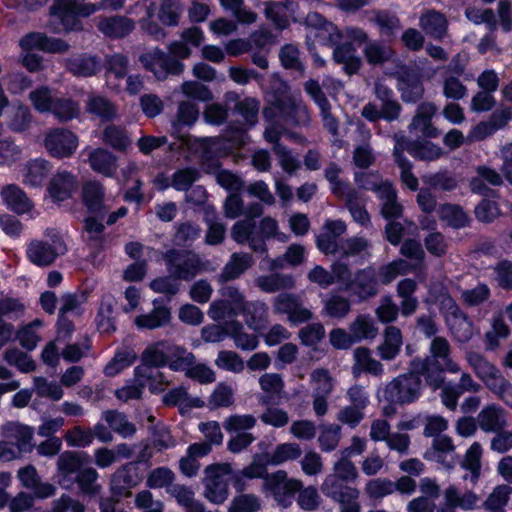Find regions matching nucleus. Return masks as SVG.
I'll return each mask as SVG.
<instances>
[{
	"label": "nucleus",
	"instance_id": "10",
	"mask_svg": "<svg viewBox=\"0 0 512 512\" xmlns=\"http://www.w3.org/2000/svg\"><path fill=\"white\" fill-rule=\"evenodd\" d=\"M143 67L152 72L158 80H164L168 75H179L184 70V64L158 47L150 49L139 57Z\"/></svg>",
	"mask_w": 512,
	"mask_h": 512
},
{
	"label": "nucleus",
	"instance_id": "47",
	"mask_svg": "<svg viewBox=\"0 0 512 512\" xmlns=\"http://www.w3.org/2000/svg\"><path fill=\"white\" fill-rule=\"evenodd\" d=\"M481 457L482 447L480 443L474 442L466 451L461 463V467L469 471V475L463 476L464 480L469 478L473 484L477 483L481 473Z\"/></svg>",
	"mask_w": 512,
	"mask_h": 512
},
{
	"label": "nucleus",
	"instance_id": "25",
	"mask_svg": "<svg viewBox=\"0 0 512 512\" xmlns=\"http://www.w3.org/2000/svg\"><path fill=\"white\" fill-rule=\"evenodd\" d=\"M25 306L17 299H0V340H10L14 335L13 326L4 321V318L12 319L20 317Z\"/></svg>",
	"mask_w": 512,
	"mask_h": 512
},
{
	"label": "nucleus",
	"instance_id": "15",
	"mask_svg": "<svg viewBox=\"0 0 512 512\" xmlns=\"http://www.w3.org/2000/svg\"><path fill=\"white\" fill-rule=\"evenodd\" d=\"M444 504L436 512H456V508L473 510L478 507L480 497L473 491L461 493L454 485H450L444 491Z\"/></svg>",
	"mask_w": 512,
	"mask_h": 512
},
{
	"label": "nucleus",
	"instance_id": "29",
	"mask_svg": "<svg viewBox=\"0 0 512 512\" xmlns=\"http://www.w3.org/2000/svg\"><path fill=\"white\" fill-rule=\"evenodd\" d=\"M477 423L484 432H499L507 424L505 412L500 406L490 404L479 412Z\"/></svg>",
	"mask_w": 512,
	"mask_h": 512
},
{
	"label": "nucleus",
	"instance_id": "9",
	"mask_svg": "<svg viewBox=\"0 0 512 512\" xmlns=\"http://www.w3.org/2000/svg\"><path fill=\"white\" fill-rule=\"evenodd\" d=\"M300 489H302V482L289 478L284 470L270 473L262 484V492L267 496H272L283 506L290 505L295 493Z\"/></svg>",
	"mask_w": 512,
	"mask_h": 512
},
{
	"label": "nucleus",
	"instance_id": "51",
	"mask_svg": "<svg viewBox=\"0 0 512 512\" xmlns=\"http://www.w3.org/2000/svg\"><path fill=\"white\" fill-rule=\"evenodd\" d=\"M355 365L353 367L354 372L356 370L365 371L375 376H381L384 372L383 365L371 356L369 349L359 347L354 351Z\"/></svg>",
	"mask_w": 512,
	"mask_h": 512
},
{
	"label": "nucleus",
	"instance_id": "13",
	"mask_svg": "<svg viewBox=\"0 0 512 512\" xmlns=\"http://www.w3.org/2000/svg\"><path fill=\"white\" fill-rule=\"evenodd\" d=\"M273 311L276 314H286L288 320L295 325L313 318V313L303 306L300 296L293 293L278 294L273 299Z\"/></svg>",
	"mask_w": 512,
	"mask_h": 512
},
{
	"label": "nucleus",
	"instance_id": "22",
	"mask_svg": "<svg viewBox=\"0 0 512 512\" xmlns=\"http://www.w3.org/2000/svg\"><path fill=\"white\" fill-rule=\"evenodd\" d=\"M231 236L239 244L248 243L255 252H266L264 240L255 233V223L252 220L237 221L231 230Z\"/></svg>",
	"mask_w": 512,
	"mask_h": 512
},
{
	"label": "nucleus",
	"instance_id": "1",
	"mask_svg": "<svg viewBox=\"0 0 512 512\" xmlns=\"http://www.w3.org/2000/svg\"><path fill=\"white\" fill-rule=\"evenodd\" d=\"M263 116L265 129L275 128L281 135L286 132V125L306 127L311 121L310 112L305 102L287 92L275 95L263 110Z\"/></svg>",
	"mask_w": 512,
	"mask_h": 512
},
{
	"label": "nucleus",
	"instance_id": "27",
	"mask_svg": "<svg viewBox=\"0 0 512 512\" xmlns=\"http://www.w3.org/2000/svg\"><path fill=\"white\" fill-rule=\"evenodd\" d=\"M252 264V255L248 253H233L218 275V282L224 283L239 278Z\"/></svg>",
	"mask_w": 512,
	"mask_h": 512
},
{
	"label": "nucleus",
	"instance_id": "26",
	"mask_svg": "<svg viewBox=\"0 0 512 512\" xmlns=\"http://www.w3.org/2000/svg\"><path fill=\"white\" fill-rule=\"evenodd\" d=\"M245 324L252 330L260 332L268 324V306L262 301H248L242 312Z\"/></svg>",
	"mask_w": 512,
	"mask_h": 512
},
{
	"label": "nucleus",
	"instance_id": "45",
	"mask_svg": "<svg viewBox=\"0 0 512 512\" xmlns=\"http://www.w3.org/2000/svg\"><path fill=\"white\" fill-rule=\"evenodd\" d=\"M259 385L265 395L258 397L261 405H270L274 396L281 394L284 388L282 377L277 373H265L259 378Z\"/></svg>",
	"mask_w": 512,
	"mask_h": 512
},
{
	"label": "nucleus",
	"instance_id": "12",
	"mask_svg": "<svg viewBox=\"0 0 512 512\" xmlns=\"http://www.w3.org/2000/svg\"><path fill=\"white\" fill-rule=\"evenodd\" d=\"M43 144L47 152L56 158L70 157L78 147L77 136L66 129L55 128L44 135Z\"/></svg>",
	"mask_w": 512,
	"mask_h": 512
},
{
	"label": "nucleus",
	"instance_id": "21",
	"mask_svg": "<svg viewBox=\"0 0 512 512\" xmlns=\"http://www.w3.org/2000/svg\"><path fill=\"white\" fill-rule=\"evenodd\" d=\"M86 454L75 451H65L61 453L57 460V469L59 473V484L63 488H70L72 481L70 476L81 471L85 462Z\"/></svg>",
	"mask_w": 512,
	"mask_h": 512
},
{
	"label": "nucleus",
	"instance_id": "39",
	"mask_svg": "<svg viewBox=\"0 0 512 512\" xmlns=\"http://www.w3.org/2000/svg\"><path fill=\"white\" fill-rule=\"evenodd\" d=\"M50 172L48 161L38 158L28 161L22 170V181L31 187H40Z\"/></svg>",
	"mask_w": 512,
	"mask_h": 512
},
{
	"label": "nucleus",
	"instance_id": "31",
	"mask_svg": "<svg viewBox=\"0 0 512 512\" xmlns=\"http://www.w3.org/2000/svg\"><path fill=\"white\" fill-rule=\"evenodd\" d=\"M447 323L452 336L460 343H467L474 335L472 322L458 308L447 317Z\"/></svg>",
	"mask_w": 512,
	"mask_h": 512
},
{
	"label": "nucleus",
	"instance_id": "46",
	"mask_svg": "<svg viewBox=\"0 0 512 512\" xmlns=\"http://www.w3.org/2000/svg\"><path fill=\"white\" fill-rule=\"evenodd\" d=\"M310 385L313 394L330 396L336 386V379L323 367L315 368L310 373Z\"/></svg>",
	"mask_w": 512,
	"mask_h": 512
},
{
	"label": "nucleus",
	"instance_id": "6",
	"mask_svg": "<svg viewBox=\"0 0 512 512\" xmlns=\"http://www.w3.org/2000/svg\"><path fill=\"white\" fill-rule=\"evenodd\" d=\"M163 259L169 274L178 280L189 281L203 270V262L193 251L170 249Z\"/></svg>",
	"mask_w": 512,
	"mask_h": 512
},
{
	"label": "nucleus",
	"instance_id": "41",
	"mask_svg": "<svg viewBox=\"0 0 512 512\" xmlns=\"http://www.w3.org/2000/svg\"><path fill=\"white\" fill-rule=\"evenodd\" d=\"M77 186L75 177L68 172H59L51 180L48 191L55 201H64L71 197Z\"/></svg>",
	"mask_w": 512,
	"mask_h": 512
},
{
	"label": "nucleus",
	"instance_id": "34",
	"mask_svg": "<svg viewBox=\"0 0 512 512\" xmlns=\"http://www.w3.org/2000/svg\"><path fill=\"white\" fill-rule=\"evenodd\" d=\"M32 119L30 109L20 102L11 104L6 112V124L11 131L16 133L26 131L30 127Z\"/></svg>",
	"mask_w": 512,
	"mask_h": 512
},
{
	"label": "nucleus",
	"instance_id": "23",
	"mask_svg": "<svg viewBox=\"0 0 512 512\" xmlns=\"http://www.w3.org/2000/svg\"><path fill=\"white\" fill-rule=\"evenodd\" d=\"M397 88L407 103L417 102L424 94L421 76L414 71H403L398 77Z\"/></svg>",
	"mask_w": 512,
	"mask_h": 512
},
{
	"label": "nucleus",
	"instance_id": "53",
	"mask_svg": "<svg viewBox=\"0 0 512 512\" xmlns=\"http://www.w3.org/2000/svg\"><path fill=\"white\" fill-rule=\"evenodd\" d=\"M67 68L73 75L90 77L100 70V63L95 57L76 56L67 61Z\"/></svg>",
	"mask_w": 512,
	"mask_h": 512
},
{
	"label": "nucleus",
	"instance_id": "2",
	"mask_svg": "<svg viewBox=\"0 0 512 512\" xmlns=\"http://www.w3.org/2000/svg\"><path fill=\"white\" fill-rule=\"evenodd\" d=\"M304 25L307 29L306 43L312 52L315 42L327 47H332L345 39L349 43L362 44L367 42L368 36L361 28L347 27L340 31L332 22L325 19L318 12L307 14Z\"/></svg>",
	"mask_w": 512,
	"mask_h": 512
},
{
	"label": "nucleus",
	"instance_id": "28",
	"mask_svg": "<svg viewBox=\"0 0 512 512\" xmlns=\"http://www.w3.org/2000/svg\"><path fill=\"white\" fill-rule=\"evenodd\" d=\"M265 16L279 29H285L289 25V16L294 13L296 3L290 0L264 2Z\"/></svg>",
	"mask_w": 512,
	"mask_h": 512
},
{
	"label": "nucleus",
	"instance_id": "52",
	"mask_svg": "<svg viewBox=\"0 0 512 512\" xmlns=\"http://www.w3.org/2000/svg\"><path fill=\"white\" fill-rule=\"evenodd\" d=\"M102 419L109 424L110 428L114 432L123 438L131 437L136 432L135 425L129 422L123 413L116 410H107L103 412Z\"/></svg>",
	"mask_w": 512,
	"mask_h": 512
},
{
	"label": "nucleus",
	"instance_id": "37",
	"mask_svg": "<svg viewBox=\"0 0 512 512\" xmlns=\"http://www.w3.org/2000/svg\"><path fill=\"white\" fill-rule=\"evenodd\" d=\"M173 344L166 340H161L147 346L141 355V361L147 367H162L168 363V353Z\"/></svg>",
	"mask_w": 512,
	"mask_h": 512
},
{
	"label": "nucleus",
	"instance_id": "40",
	"mask_svg": "<svg viewBox=\"0 0 512 512\" xmlns=\"http://www.w3.org/2000/svg\"><path fill=\"white\" fill-rule=\"evenodd\" d=\"M0 194L7 207L18 214L26 213L32 208L30 199L25 192L15 184L5 186Z\"/></svg>",
	"mask_w": 512,
	"mask_h": 512
},
{
	"label": "nucleus",
	"instance_id": "18",
	"mask_svg": "<svg viewBox=\"0 0 512 512\" xmlns=\"http://www.w3.org/2000/svg\"><path fill=\"white\" fill-rule=\"evenodd\" d=\"M348 290L352 291L361 300L374 297L378 293V279L375 268L369 266L358 270Z\"/></svg>",
	"mask_w": 512,
	"mask_h": 512
},
{
	"label": "nucleus",
	"instance_id": "4",
	"mask_svg": "<svg viewBox=\"0 0 512 512\" xmlns=\"http://www.w3.org/2000/svg\"><path fill=\"white\" fill-rule=\"evenodd\" d=\"M205 497L212 503L222 504L229 495V483L234 478L236 489H242L239 476H234L230 463H214L204 470Z\"/></svg>",
	"mask_w": 512,
	"mask_h": 512
},
{
	"label": "nucleus",
	"instance_id": "49",
	"mask_svg": "<svg viewBox=\"0 0 512 512\" xmlns=\"http://www.w3.org/2000/svg\"><path fill=\"white\" fill-rule=\"evenodd\" d=\"M228 336L234 340L235 346L241 350H254L259 343L257 336L246 333L243 324L235 319L228 322Z\"/></svg>",
	"mask_w": 512,
	"mask_h": 512
},
{
	"label": "nucleus",
	"instance_id": "30",
	"mask_svg": "<svg viewBox=\"0 0 512 512\" xmlns=\"http://www.w3.org/2000/svg\"><path fill=\"white\" fill-rule=\"evenodd\" d=\"M403 345L401 330L396 326H388L383 333V342L377 347L382 360L391 361L399 354Z\"/></svg>",
	"mask_w": 512,
	"mask_h": 512
},
{
	"label": "nucleus",
	"instance_id": "24",
	"mask_svg": "<svg viewBox=\"0 0 512 512\" xmlns=\"http://www.w3.org/2000/svg\"><path fill=\"white\" fill-rule=\"evenodd\" d=\"M171 320V311L168 307L153 301V309L135 317L134 324L138 329L155 330L167 325Z\"/></svg>",
	"mask_w": 512,
	"mask_h": 512
},
{
	"label": "nucleus",
	"instance_id": "58",
	"mask_svg": "<svg viewBox=\"0 0 512 512\" xmlns=\"http://www.w3.org/2000/svg\"><path fill=\"white\" fill-rule=\"evenodd\" d=\"M406 151L415 159L422 161H435L444 154L441 147L429 141L408 144Z\"/></svg>",
	"mask_w": 512,
	"mask_h": 512
},
{
	"label": "nucleus",
	"instance_id": "61",
	"mask_svg": "<svg viewBox=\"0 0 512 512\" xmlns=\"http://www.w3.org/2000/svg\"><path fill=\"white\" fill-rule=\"evenodd\" d=\"M438 212L440 219L453 228H462L468 225L469 218L460 206L443 204Z\"/></svg>",
	"mask_w": 512,
	"mask_h": 512
},
{
	"label": "nucleus",
	"instance_id": "48",
	"mask_svg": "<svg viewBox=\"0 0 512 512\" xmlns=\"http://www.w3.org/2000/svg\"><path fill=\"white\" fill-rule=\"evenodd\" d=\"M104 229V224L94 217H88L84 221L86 241L96 250H102L108 245V236Z\"/></svg>",
	"mask_w": 512,
	"mask_h": 512
},
{
	"label": "nucleus",
	"instance_id": "64",
	"mask_svg": "<svg viewBox=\"0 0 512 512\" xmlns=\"http://www.w3.org/2000/svg\"><path fill=\"white\" fill-rule=\"evenodd\" d=\"M87 111L98 116L102 120H112L117 115L114 104L102 96L90 97L87 102Z\"/></svg>",
	"mask_w": 512,
	"mask_h": 512
},
{
	"label": "nucleus",
	"instance_id": "19",
	"mask_svg": "<svg viewBox=\"0 0 512 512\" xmlns=\"http://www.w3.org/2000/svg\"><path fill=\"white\" fill-rule=\"evenodd\" d=\"M20 46L27 51L41 50L48 53H64L69 45L61 39L50 38L40 32H32L21 38Z\"/></svg>",
	"mask_w": 512,
	"mask_h": 512
},
{
	"label": "nucleus",
	"instance_id": "17",
	"mask_svg": "<svg viewBox=\"0 0 512 512\" xmlns=\"http://www.w3.org/2000/svg\"><path fill=\"white\" fill-rule=\"evenodd\" d=\"M82 198L91 212L103 214L112 207L113 199L106 196L103 185L98 181H88L83 185Z\"/></svg>",
	"mask_w": 512,
	"mask_h": 512
},
{
	"label": "nucleus",
	"instance_id": "57",
	"mask_svg": "<svg viewBox=\"0 0 512 512\" xmlns=\"http://www.w3.org/2000/svg\"><path fill=\"white\" fill-rule=\"evenodd\" d=\"M370 243L364 237L353 236L343 240L340 244V253L343 257H361L367 258L369 253Z\"/></svg>",
	"mask_w": 512,
	"mask_h": 512
},
{
	"label": "nucleus",
	"instance_id": "63",
	"mask_svg": "<svg viewBox=\"0 0 512 512\" xmlns=\"http://www.w3.org/2000/svg\"><path fill=\"white\" fill-rule=\"evenodd\" d=\"M422 181L432 189L446 192L453 191L458 186L456 178L447 171L424 175Z\"/></svg>",
	"mask_w": 512,
	"mask_h": 512
},
{
	"label": "nucleus",
	"instance_id": "60",
	"mask_svg": "<svg viewBox=\"0 0 512 512\" xmlns=\"http://www.w3.org/2000/svg\"><path fill=\"white\" fill-rule=\"evenodd\" d=\"M137 355L131 348H125L115 353L114 357L104 368V373L107 376H115L125 368L131 366L136 360Z\"/></svg>",
	"mask_w": 512,
	"mask_h": 512
},
{
	"label": "nucleus",
	"instance_id": "62",
	"mask_svg": "<svg viewBox=\"0 0 512 512\" xmlns=\"http://www.w3.org/2000/svg\"><path fill=\"white\" fill-rule=\"evenodd\" d=\"M420 26L434 38H441L446 32V19L438 12H428L420 18Z\"/></svg>",
	"mask_w": 512,
	"mask_h": 512
},
{
	"label": "nucleus",
	"instance_id": "8",
	"mask_svg": "<svg viewBox=\"0 0 512 512\" xmlns=\"http://www.w3.org/2000/svg\"><path fill=\"white\" fill-rule=\"evenodd\" d=\"M421 387L420 377L413 373H405L386 384L383 389V397L391 403H412L419 398Z\"/></svg>",
	"mask_w": 512,
	"mask_h": 512
},
{
	"label": "nucleus",
	"instance_id": "59",
	"mask_svg": "<svg viewBox=\"0 0 512 512\" xmlns=\"http://www.w3.org/2000/svg\"><path fill=\"white\" fill-rule=\"evenodd\" d=\"M416 270L415 265H411L404 259H397L387 265L382 266L377 273L382 284H389L397 276L405 275Z\"/></svg>",
	"mask_w": 512,
	"mask_h": 512
},
{
	"label": "nucleus",
	"instance_id": "5",
	"mask_svg": "<svg viewBox=\"0 0 512 512\" xmlns=\"http://www.w3.org/2000/svg\"><path fill=\"white\" fill-rule=\"evenodd\" d=\"M46 236L48 239L32 240L26 249L29 261L39 267L51 265L67 251L66 244L59 232L54 229L47 230Z\"/></svg>",
	"mask_w": 512,
	"mask_h": 512
},
{
	"label": "nucleus",
	"instance_id": "36",
	"mask_svg": "<svg viewBox=\"0 0 512 512\" xmlns=\"http://www.w3.org/2000/svg\"><path fill=\"white\" fill-rule=\"evenodd\" d=\"M90 167L105 177H113L117 170V157L104 148H97L89 154Z\"/></svg>",
	"mask_w": 512,
	"mask_h": 512
},
{
	"label": "nucleus",
	"instance_id": "3",
	"mask_svg": "<svg viewBox=\"0 0 512 512\" xmlns=\"http://www.w3.org/2000/svg\"><path fill=\"white\" fill-rule=\"evenodd\" d=\"M103 6V3H89L85 0H55L50 8L48 25L55 33L73 30L78 25L79 17H88Z\"/></svg>",
	"mask_w": 512,
	"mask_h": 512
},
{
	"label": "nucleus",
	"instance_id": "32",
	"mask_svg": "<svg viewBox=\"0 0 512 512\" xmlns=\"http://www.w3.org/2000/svg\"><path fill=\"white\" fill-rule=\"evenodd\" d=\"M335 46L333 51V60L343 65L344 71L348 75L355 74L361 67V58L357 55V50L352 43L340 42Z\"/></svg>",
	"mask_w": 512,
	"mask_h": 512
},
{
	"label": "nucleus",
	"instance_id": "14",
	"mask_svg": "<svg viewBox=\"0 0 512 512\" xmlns=\"http://www.w3.org/2000/svg\"><path fill=\"white\" fill-rule=\"evenodd\" d=\"M141 477L136 463H126L118 467L110 478V490L116 497H128L131 490L138 485Z\"/></svg>",
	"mask_w": 512,
	"mask_h": 512
},
{
	"label": "nucleus",
	"instance_id": "16",
	"mask_svg": "<svg viewBox=\"0 0 512 512\" xmlns=\"http://www.w3.org/2000/svg\"><path fill=\"white\" fill-rule=\"evenodd\" d=\"M282 136L283 135L279 134V131L272 127L264 129L263 132L264 139L273 145L272 151L276 155L281 168L289 175H292L298 170L300 163L293 155L292 151L280 142Z\"/></svg>",
	"mask_w": 512,
	"mask_h": 512
},
{
	"label": "nucleus",
	"instance_id": "20",
	"mask_svg": "<svg viewBox=\"0 0 512 512\" xmlns=\"http://www.w3.org/2000/svg\"><path fill=\"white\" fill-rule=\"evenodd\" d=\"M466 360L477 377L490 390L496 388L495 384L503 377L501 372L482 355L476 352H468Z\"/></svg>",
	"mask_w": 512,
	"mask_h": 512
},
{
	"label": "nucleus",
	"instance_id": "44",
	"mask_svg": "<svg viewBox=\"0 0 512 512\" xmlns=\"http://www.w3.org/2000/svg\"><path fill=\"white\" fill-rule=\"evenodd\" d=\"M381 202V213L384 218H398L402 213V206L398 202L397 192L391 183H385L377 195Z\"/></svg>",
	"mask_w": 512,
	"mask_h": 512
},
{
	"label": "nucleus",
	"instance_id": "33",
	"mask_svg": "<svg viewBox=\"0 0 512 512\" xmlns=\"http://www.w3.org/2000/svg\"><path fill=\"white\" fill-rule=\"evenodd\" d=\"M1 435L23 452L30 445L33 430L29 426L17 422H8L2 426Z\"/></svg>",
	"mask_w": 512,
	"mask_h": 512
},
{
	"label": "nucleus",
	"instance_id": "50",
	"mask_svg": "<svg viewBox=\"0 0 512 512\" xmlns=\"http://www.w3.org/2000/svg\"><path fill=\"white\" fill-rule=\"evenodd\" d=\"M301 448L296 443H282L273 451L265 454L267 462L272 466L282 465L285 462L296 460L301 456Z\"/></svg>",
	"mask_w": 512,
	"mask_h": 512
},
{
	"label": "nucleus",
	"instance_id": "42",
	"mask_svg": "<svg viewBox=\"0 0 512 512\" xmlns=\"http://www.w3.org/2000/svg\"><path fill=\"white\" fill-rule=\"evenodd\" d=\"M102 140L114 150L125 152L130 148L132 139L123 126L115 124L107 125L103 130Z\"/></svg>",
	"mask_w": 512,
	"mask_h": 512
},
{
	"label": "nucleus",
	"instance_id": "35",
	"mask_svg": "<svg viewBox=\"0 0 512 512\" xmlns=\"http://www.w3.org/2000/svg\"><path fill=\"white\" fill-rule=\"evenodd\" d=\"M429 352L433 360L443 361L446 372L459 373L461 368L451 357V346L445 337L435 336L429 346Z\"/></svg>",
	"mask_w": 512,
	"mask_h": 512
},
{
	"label": "nucleus",
	"instance_id": "54",
	"mask_svg": "<svg viewBox=\"0 0 512 512\" xmlns=\"http://www.w3.org/2000/svg\"><path fill=\"white\" fill-rule=\"evenodd\" d=\"M141 367L135 368V378L129 382L125 386L115 391V396L123 402H128L129 400H136L142 396L143 390L145 388L144 377L146 375L141 374Z\"/></svg>",
	"mask_w": 512,
	"mask_h": 512
},
{
	"label": "nucleus",
	"instance_id": "55",
	"mask_svg": "<svg viewBox=\"0 0 512 512\" xmlns=\"http://www.w3.org/2000/svg\"><path fill=\"white\" fill-rule=\"evenodd\" d=\"M98 478L99 474L96 469L88 467L79 471L75 477V482L83 494L94 497L102 490L101 484L97 482Z\"/></svg>",
	"mask_w": 512,
	"mask_h": 512
},
{
	"label": "nucleus",
	"instance_id": "38",
	"mask_svg": "<svg viewBox=\"0 0 512 512\" xmlns=\"http://www.w3.org/2000/svg\"><path fill=\"white\" fill-rule=\"evenodd\" d=\"M255 285L265 293H276L282 290H289L295 286L293 276L289 274L272 273L260 275L255 279Z\"/></svg>",
	"mask_w": 512,
	"mask_h": 512
},
{
	"label": "nucleus",
	"instance_id": "43",
	"mask_svg": "<svg viewBox=\"0 0 512 512\" xmlns=\"http://www.w3.org/2000/svg\"><path fill=\"white\" fill-rule=\"evenodd\" d=\"M98 28L106 36L120 38L128 35L134 29V22L124 16H115L102 19Z\"/></svg>",
	"mask_w": 512,
	"mask_h": 512
},
{
	"label": "nucleus",
	"instance_id": "56",
	"mask_svg": "<svg viewBox=\"0 0 512 512\" xmlns=\"http://www.w3.org/2000/svg\"><path fill=\"white\" fill-rule=\"evenodd\" d=\"M363 54L368 63L381 65L393 58L394 51L378 41H368L363 49Z\"/></svg>",
	"mask_w": 512,
	"mask_h": 512
},
{
	"label": "nucleus",
	"instance_id": "11",
	"mask_svg": "<svg viewBox=\"0 0 512 512\" xmlns=\"http://www.w3.org/2000/svg\"><path fill=\"white\" fill-rule=\"evenodd\" d=\"M216 143V138H196L191 135H182L168 145V150L172 153L182 155L185 159L194 157L208 159Z\"/></svg>",
	"mask_w": 512,
	"mask_h": 512
},
{
	"label": "nucleus",
	"instance_id": "7",
	"mask_svg": "<svg viewBox=\"0 0 512 512\" xmlns=\"http://www.w3.org/2000/svg\"><path fill=\"white\" fill-rule=\"evenodd\" d=\"M219 293L222 298L210 304L208 316L214 321H221L240 315L247 302L243 292L236 286L226 285Z\"/></svg>",
	"mask_w": 512,
	"mask_h": 512
}]
</instances>
